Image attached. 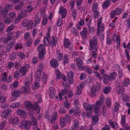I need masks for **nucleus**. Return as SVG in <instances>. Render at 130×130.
<instances>
[{"label":"nucleus","instance_id":"864d4df0","mask_svg":"<svg viewBox=\"0 0 130 130\" xmlns=\"http://www.w3.org/2000/svg\"><path fill=\"white\" fill-rule=\"evenodd\" d=\"M94 12V17L95 18H97L99 16V12L97 10H95Z\"/></svg>","mask_w":130,"mask_h":130},{"label":"nucleus","instance_id":"37998d69","mask_svg":"<svg viewBox=\"0 0 130 130\" xmlns=\"http://www.w3.org/2000/svg\"><path fill=\"white\" fill-rule=\"evenodd\" d=\"M56 77L57 79H59L61 77V73L60 72V71L58 70H57L56 71Z\"/></svg>","mask_w":130,"mask_h":130},{"label":"nucleus","instance_id":"0e129e2a","mask_svg":"<svg viewBox=\"0 0 130 130\" xmlns=\"http://www.w3.org/2000/svg\"><path fill=\"white\" fill-rule=\"evenodd\" d=\"M9 16L10 18H14L16 17V15L13 12H11L9 13Z\"/></svg>","mask_w":130,"mask_h":130},{"label":"nucleus","instance_id":"4d7b16f0","mask_svg":"<svg viewBox=\"0 0 130 130\" xmlns=\"http://www.w3.org/2000/svg\"><path fill=\"white\" fill-rule=\"evenodd\" d=\"M88 27L89 28V32H93L94 30V28L93 27L91 26L90 24H89L88 25Z\"/></svg>","mask_w":130,"mask_h":130},{"label":"nucleus","instance_id":"7ed1b4c3","mask_svg":"<svg viewBox=\"0 0 130 130\" xmlns=\"http://www.w3.org/2000/svg\"><path fill=\"white\" fill-rule=\"evenodd\" d=\"M67 80L69 83L70 84L73 83V72L72 71H69L67 74Z\"/></svg>","mask_w":130,"mask_h":130},{"label":"nucleus","instance_id":"412c9836","mask_svg":"<svg viewBox=\"0 0 130 130\" xmlns=\"http://www.w3.org/2000/svg\"><path fill=\"white\" fill-rule=\"evenodd\" d=\"M64 46L66 48H69L70 45L71 43L69 40L66 38L64 39Z\"/></svg>","mask_w":130,"mask_h":130},{"label":"nucleus","instance_id":"7c9ffc66","mask_svg":"<svg viewBox=\"0 0 130 130\" xmlns=\"http://www.w3.org/2000/svg\"><path fill=\"white\" fill-rule=\"evenodd\" d=\"M96 94V90L94 88H91V93L90 95L92 97H93L95 96Z\"/></svg>","mask_w":130,"mask_h":130},{"label":"nucleus","instance_id":"a211bd4d","mask_svg":"<svg viewBox=\"0 0 130 130\" xmlns=\"http://www.w3.org/2000/svg\"><path fill=\"white\" fill-rule=\"evenodd\" d=\"M83 86L82 84H79L77 87V93L78 95H80L82 93Z\"/></svg>","mask_w":130,"mask_h":130},{"label":"nucleus","instance_id":"473e14b6","mask_svg":"<svg viewBox=\"0 0 130 130\" xmlns=\"http://www.w3.org/2000/svg\"><path fill=\"white\" fill-rule=\"evenodd\" d=\"M105 102L107 107L108 108L110 107L111 104L110 99L109 98H107Z\"/></svg>","mask_w":130,"mask_h":130},{"label":"nucleus","instance_id":"f8f14e48","mask_svg":"<svg viewBox=\"0 0 130 130\" xmlns=\"http://www.w3.org/2000/svg\"><path fill=\"white\" fill-rule=\"evenodd\" d=\"M6 50L8 51H9L10 50L11 48L14 44V42L11 41H10L9 42L6 43Z\"/></svg>","mask_w":130,"mask_h":130},{"label":"nucleus","instance_id":"6ab92c4d","mask_svg":"<svg viewBox=\"0 0 130 130\" xmlns=\"http://www.w3.org/2000/svg\"><path fill=\"white\" fill-rule=\"evenodd\" d=\"M102 78L103 79V83H107L109 82V80H110L109 76L107 74H104L103 75V76L102 77Z\"/></svg>","mask_w":130,"mask_h":130},{"label":"nucleus","instance_id":"e433bc0d","mask_svg":"<svg viewBox=\"0 0 130 130\" xmlns=\"http://www.w3.org/2000/svg\"><path fill=\"white\" fill-rule=\"evenodd\" d=\"M104 97L103 95H101L100 98L98 103L99 104V105H100L101 104H102L104 100Z\"/></svg>","mask_w":130,"mask_h":130},{"label":"nucleus","instance_id":"ea45409f","mask_svg":"<svg viewBox=\"0 0 130 130\" xmlns=\"http://www.w3.org/2000/svg\"><path fill=\"white\" fill-rule=\"evenodd\" d=\"M109 3H108V2L105 1L102 4L103 8L104 9L107 8L109 6Z\"/></svg>","mask_w":130,"mask_h":130},{"label":"nucleus","instance_id":"5701e85b","mask_svg":"<svg viewBox=\"0 0 130 130\" xmlns=\"http://www.w3.org/2000/svg\"><path fill=\"white\" fill-rule=\"evenodd\" d=\"M23 5L22 2H19L18 4L16 5L15 7V9L17 10L21 9L23 7Z\"/></svg>","mask_w":130,"mask_h":130},{"label":"nucleus","instance_id":"b1692460","mask_svg":"<svg viewBox=\"0 0 130 130\" xmlns=\"http://www.w3.org/2000/svg\"><path fill=\"white\" fill-rule=\"evenodd\" d=\"M57 112H55L53 114L51 120V122L52 123H53L57 119Z\"/></svg>","mask_w":130,"mask_h":130},{"label":"nucleus","instance_id":"c9c22d12","mask_svg":"<svg viewBox=\"0 0 130 130\" xmlns=\"http://www.w3.org/2000/svg\"><path fill=\"white\" fill-rule=\"evenodd\" d=\"M111 89V87L110 86L106 87L104 90V93L105 94L108 93L110 91Z\"/></svg>","mask_w":130,"mask_h":130},{"label":"nucleus","instance_id":"2eb2a0df","mask_svg":"<svg viewBox=\"0 0 130 130\" xmlns=\"http://www.w3.org/2000/svg\"><path fill=\"white\" fill-rule=\"evenodd\" d=\"M20 121L17 118L11 119L9 120V122L13 124L17 125L19 123Z\"/></svg>","mask_w":130,"mask_h":130},{"label":"nucleus","instance_id":"680f3d73","mask_svg":"<svg viewBox=\"0 0 130 130\" xmlns=\"http://www.w3.org/2000/svg\"><path fill=\"white\" fill-rule=\"evenodd\" d=\"M11 37L10 36H9L5 38L4 40V42L6 43L7 42H9V41L11 40Z\"/></svg>","mask_w":130,"mask_h":130},{"label":"nucleus","instance_id":"9b49d317","mask_svg":"<svg viewBox=\"0 0 130 130\" xmlns=\"http://www.w3.org/2000/svg\"><path fill=\"white\" fill-rule=\"evenodd\" d=\"M62 13V18H64L66 15V9L65 8L63 9L62 6H61L59 8V14Z\"/></svg>","mask_w":130,"mask_h":130},{"label":"nucleus","instance_id":"aec40b11","mask_svg":"<svg viewBox=\"0 0 130 130\" xmlns=\"http://www.w3.org/2000/svg\"><path fill=\"white\" fill-rule=\"evenodd\" d=\"M27 12V10L25 9L22 10L18 17L21 18L25 17L26 15Z\"/></svg>","mask_w":130,"mask_h":130},{"label":"nucleus","instance_id":"bb28decb","mask_svg":"<svg viewBox=\"0 0 130 130\" xmlns=\"http://www.w3.org/2000/svg\"><path fill=\"white\" fill-rule=\"evenodd\" d=\"M80 112L81 111L79 108L77 107H76L74 109V113L73 115L76 116H77L78 115H79V114Z\"/></svg>","mask_w":130,"mask_h":130},{"label":"nucleus","instance_id":"cd10ccee","mask_svg":"<svg viewBox=\"0 0 130 130\" xmlns=\"http://www.w3.org/2000/svg\"><path fill=\"white\" fill-rule=\"evenodd\" d=\"M41 21V17L39 16L38 14H37L36 15L35 21L36 24H39Z\"/></svg>","mask_w":130,"mask_h":130},{"label":"nucleus","instance_id":"13d9d810","mask_svg":"<svg viewBox=\"0 0 130 130\" xmlns=\"http://www.w3.org/2000/svg\"><path fill=\"white\" fill-rule=\"evenodd\" d=\"M115 11L116 14H120L122 11V10L119 8H117Z\"/></svg>","mask_w":130,"mask_h":130},{"label":"nucleus","instance_id":"423d86ee","mask_svg":"<svg viewBox=\"0 0 130 130\" xmlns=\"http://www.w3.org/2000/svg\"><path fill=\"white\" fill-rule=\"evenodd\" d=\"M117 90L118 94L121 95H122L125 91L124 86L121 85H119L117 87Z\"/></svg>","mask_w":130,"mask_h":130},{"label":"nucleus","instance_id":"a19ab883","mask_svg":"<svg viewBox=\"0 0 130 130\" xmlns=\"http://www.w3.org/2000/svg\"><path fill=\"white\" fill-rule=\"evenodd\" d=\"M4 21L5 23L7 24L11 23V19L7 17H5L4 18Z\"/></svg>","mask_w":130,"mask_h":130},{"label":"nucleus","instance_id":"f704fd0d","mask_svg":"<svg viewBox=\"0 0 130 130\" xmlns=\"http://www.w3.org/2000/svg\"><path fill=\"white\" fill-rule=\"evenodd\" d=\"M27 71V69L24 67L21 68L19 70L20 72H23V76L24 75Z\"/></svg>","mask_w":130,"mask_h":130},{"label":"nucleus","instance_id":"4c0bfd02","mask_svg":"<svg viewBox=\"0 0 130 130\" xmlns=\"http://www.w3.org/2000/svg\"><path fill=\"white\" fill-rule=\"evenodd\" d=\"M92 119L93 120V122L94 123L93 124L94 125L96 124L98 121L99 118L97 116H94L92 117Z\"/></svg>","mask_w":130,"mask_h":130},{"label":"nucleus","instance_id":"6e6d98bb","mask_svg":"<svg viewBox=\"0 0 130 130\" xmlns=\"http://www.w3.org/2000/svg\"><path fill=\"white\" fill-rule=\"evenodd\" d=\"M18 56L22 59H24L25 57V54L19 52L18 53Z\"/></svg>","mask_w":130,"mask_h":130},{"label":"nucleus","instance_id":"ddd939ff","mask_svg":"<svg viewBox=\"0 0 130 130\" xmlns=\"http://www.w3.org/2000/svg\"><path fill=\"white\" fill-rule=\"evenodd\" d=\"M39 98L40 99L38 100L37 102H35V104L34 105L32 104V108L31 109H32L34 110H38L39 109V106L37 103H40L41 101V98L39 97Z\"/></svg>","mask_w":130,"mask_h":130},{"label":"nucleus","instance_id":"69168bd1","mask_svg":"<svg viewBox=\"0 0 130 130\" xmlns=\"http://www.w3.org/2000/svg\"><path fill=\"white\" fill-rule=\"evenodd\" d=\"M33 23L32 21H29L28 22H27V28H30L32 26Z\"/></svg>","mask_w":130,"mask_h":130},{"label":"nucleus","instance_id":"338daca9","mask_svg":"<svg viewBox=\"0 0 130 130\" xmlns=\"http://www.w3.org/2000/svg\"><path fill=\"white\" fill-rule=\"evenodd\" d=\"M119 103L118 102H116V105L114 107L115 110L116 112H117L119 110Z\"/></svg>","mask_w":130,"mask_h":130},{"label":"nucleus","instance_id":"20e7f679","mask_svg":"<svg viewBox=\"0 0 130 130\" xmlns=\"http://www.w3.org/2000/svg\"><path fill=\"white\" fill-rule=\"evenodd\" d=\"M100 107V105H99L98 102L97 101L95 104L94 111L95 115L97 116H100L101 115V111L99 108Z\"/></svg>","mask_w":130,"mask_h":130},{"label":"nucleus","instance_id":"72a5a7b5","mask_svg":"<svg viewBox=\"0 0 130 130\" xmlns=\"http://www.w3.org/2000/svg\"><path fill=\"white\" fill-rule=\"evenodd\" d=\"M130 80L128 78H125L124 79L123 82V84L125 86H127L130 83Z\"/></svg>","mask_w":130,"mask_h":130},{"label":"nucleus","instance_id":"e2e57ef3","mask_svg":"<svg viewBox=\"0 0 130 130\" xmlns=\"http://www.w3.org/2000/svg\"><path fill=\"white\" fill-rule=\"evenodd\" d=\"M90 49L91 51H94L95 52H98L97 47L96 46H93L92 47H91V46H90Z\"/></svg>","mask_w":130,"mask_h":130},{"label":"nucleus","instance_id":"f03ea898","mask_svg":"<svg viewBox=\"0 0 130 130\" xmlns=\"http://www.w3.org/2000/svg\"><path fill=\"white\" fill-rule=\"evenodd\" d=\"M30 125V122L27 121H22L19 124L20 127L23 128H26L28 129L29 126Z\"/></svg>","mask_w":130,"mask_h":130},{"label":"nucleus","instance_id":"393cba45","mask_svg":"<svg viewBox=\"0 0 130 130\" xmlns=\"http://www.w3.org/2000/svg\"><path fill=\"white\" fill-rule=\"evenodd\" d=\"M38 50L39 51L45 52V47L44 45L42 44L39 45L38 47Z\"/></svg>","mask_w":130,"mask_h":130},{"label":"nucleus","instance_id":"c85d7f7f","mask_svg":"<svg viewBox=\"0 0 130 130\" xmlns=\"http://www.w3.org/2000/svg\"><path fill=\"white\" fill-rule=\"evenodd\" d=\"M109 124L111 125L112 128H114L117 127L118 125L117 123L116 122H112V121L111 119L109 120Z\"/></svg>","mask_w":130,"mask_h":130},{"label":"nucleus","instance_id":"774afa93","mask_svg":"<svg viewBox=\"0 0 130 130\" xmlns=\"http://www.w3.org/2000/svg\"><path fill=\"white\" fill-rule=\"evenodd\" d=\"M13 63L12 61H11L8 63L7 66V67L8 69H10L12 68L13 67Z\"/></svg>","mask_w":130,"mask_h":130},{"label":"nucleus","instance_id":"39448f33","mask_svg":"<svg viewBox=\"0 0 130 130\" xmlns=\"http://www.w3.org/2000/svg\"><path fill=\"white\" fill-rule=\"evenodd\" d=\"M25 108L28 110H30L32 108V104L29 101H26L23 103Z\"/></svg>","mask_w":130,"mask_h":130},{"label":"nucleus","instance_id":"bf43d9fd","mask_svg":"<svg viewBox=\"0 0 130 130\" xmlns=\"http://www.w3.org/2000/svg\"><path fill=\"white\" fill-rule=\"evenodd\" d=\"M47 18L46 16H44V17L42 21V25L43 26H45L47 21Z\"/></svg>","mask_w":130,"mask_h":130},{"label":"nucleus","instance_id":"0eeeda50","mask_svg":"<svg viewBox=\"0 0 130 130\" xmlns=\"http://www.w3.org/2000/svg\"><path fill=\"white\" fill-rule=\"evenodd\" d=\"M79 122L77 119H76L74 121L73 125L71 126L70 130H76L79 127Z\"/></svg>","mask_w":130,"mask_h":130},{"label":"nucleus","instance_id":"5fc2aeb1","mask_svg":"<svg viewBox=\"0 0 130 130\" xmlns=\"http://www.w3.org/2000/svg\"><path fill=\"white\" fill-rule=\"evenodd\" d=\"M97 7L98 3L96 2H94L93 5L92 7V11H94L95 10L97 9Z\"/></svg>","mask_w":130,"mask_h":130},{"label":"nucleus","instance_id":"49530a36","mask_svg":"<svg viewBox=\"0 0 130 130\" xmlns=\"http://www.w3.org/2000/svg\"><path fill=\"white\" fill-rule=\"evenodd\" d=\"M66 110L64 107H61L58 112V113L59 114H64L65 113Z\"/></svg>","mask_w":130,"mask_h":130},{"label":"nucleus","instance_id":"dca6fc26","mask_svg":"<svg viewBox=\"0 0 130 130\" xmlns=\"http://www.w3.org/2000/svg\"><path fill=\"white\" fill-rule=\"evenodd\" d=\"M21 92L18 90H14L11 92V94L15 98L19 97Z\"/></svg>","mask_w":130,"mask_h":130},{"label":"nucleus","instance_id":"8fccbe9b","mask_svg":"<svg viewBox=\"0 0 130 130\" xmlns=\"http://www.w3.org/2000/svg\"><path fill=\"white\" fill-rule=\"evenodd\" d=\"M15 28V26L13 25H12L9 26L7 29V31L8 32H10L12 30Z\"/></svg>","mask_w":130,"mask_h":130},{"label":"nucleus","instance_id":"9d476101","mask_svg":"<svg viewBox=\"0 0 130 130\" xmlns=\"http://www.w3.org/2000/svg\"><path fill=\"white\" fill-rule=\"evenodd\" d=\"M48 92L50 97L51 99L53 98L55 96V90L54 88L52 87H50Z\"/></svg>","mask_w":130,"mask_h":130},{"label":"nucleus","instance_id":"603ef678","mask_svg":"<svg viewBox=\"0 0 130 130\" xmlns=\"http://www.w3.org/2000/svg\"><path fill=\"white\" fill-rule=\"evenodd\" d=\"M60 121L61 126L62 127L63 126H64L66 123V121L64 120V118L63 119H60Z\"/></svg>","mask_w":130,"mask_h":130},{"label":"nucleus","instance_id":"c03bdc74","mask_svg":"<svg viewBox=\"0 0 130 130\" xmlns=\"http://www.w3.org/2000/svg\"><path fill=\"white\" fill-rule=\"evenodd\" d=\"M28 89L25 87H23L21 89V92L24 94H26L27 93L28 90Z\"/></svg>","mask_w":130,"mask_h":130},{"label":"nucleus","instance_id":"052dcab7","mask_svg":"<svg viewBox=\"0 0 130 130\" xmlns=\"http://www.w3.org/2000/svg\"><path fill=\"white\" fill-rule=\"evenodd\" d=\"M101 130H111L110 126L108 124H106L104 127L102 128Z\"/></svg>","mask_w":130,"mask_h":130},{"label":"nucleus","instance_id":"79ce46f5","mask_svg":"<svg viewBox=\"0 0 130 130\" xmlns=\"http://www.w3.org/2000/svg\"><path fill=\"white\" fill-rule=\"evenodd\" d=\"M67 55H65L64 56L63 59L64 60L63 63L66 64L69 61V58Z\"/></svg>","mask_w":130,"mask_h":130},{"label":"nucleus","instance_id":"de8ad7c7","mask_svg":"<svg viewBox=\"0 0 130 130\" xmlns=\"http://www.w3.org/2000/svg\"><path fill=\"white\" fill-rule=\"evenodd\" d=\"M49 41V39L47 37H44V39L43 42L45 46H47L48 45Z\"/></svg>","mask_w":130,"mask_h":130},{"label":"nucleus","instance_id":"a18cd8bd","mask_svg":"<svg viewBox=\"0 0 130 130\" xmlns=\"http://www.w3.org/2000/svg\"><path fill=\"white\" fill-rule=\"evenodd\" d=\"M94 105L93 104H92L90 105L88 104L87 106L86 107V108L88 110H91L92 109H93L94 107Z\"/></svg>","mask_w":130,"mask_h":130},{"label":"nucleus","instance_id":"4468645a","mask_svg":"<svg viewBox=\"0 0 130 130\" xmlns=\"http://www.w3.org/2000/svg\"><path fill=\"white\" fill-rule=\"evenodd\" d=\"M50 43L51 46H55L57 44V41L55 40L54 36H52L50 39Z\"/></svg>","mask_w":130,"mask_h":130},{"label":"nucleus","instance_id":"f257e3e1","mask_svg":"<svg viewBox=\"0 0 130 130\" xmlns=\"http://www.w3.org/2000/svg\"><path fill=\"white\" fill-rule=\"evenodd\" d=\"M76 63L77 67L79 70H83L85 69L84 67L82 65L83 64V61L81 59L79 58H76Z\"/></svg>","mask_w":130,"mask_h":130},{"label":"nucleus","instance_id":"09e8293b","mask_svg":"<svg viewBox=\"0 0 130 130\" xmlns=\"http://www.w3.org/2000/svg\"><path fill=\"white\" fill-rule=\"evenodd\" d=\"M85 69L86 71L89 74H91L92 73V70L88 67H85Z\"/></svg>","mask_w":130,"mask_h":130},{"label":"nucleus","instance_id":"c756f323","mask_svg":"<svg viewBox=\"0 0 130 130\" xmlns=\"http://www.w3.org/2000/svg\"><path fill=\"white\" fill-rule=\"evenodd\" d=\"M31 122H30V124L35 125L37 124V121L36 119L33 117H31Z\"/></svg>","mask_w":130,"mask_h":130},{"label":"nucleus","instance_id":"58836bf2","mask_svg":"<svg viewBox=\"0 0 130 130\" xmlns=\"http://www.w3.org/2000/svg\"><path fill=\"white\" fill-rule=\"evenodd\" d=\"M32 40L31 39L29 38L28 39L26 43V46L28 47H29L32 45Z\"/></svg>","mask_w":130,"mask_h":130},{"label":"nucleus","instance_id":"4be33fe9","mask_svg":"<svg viewBox=\"0 0 130 130\" xmlns=\"http://www.w3.org/2000/svg\"><path fill=\"white\" fill-rule=\"evenodd\" d=\"M24 110H22L21 109H18L17 111V114L19 116H24L26 114Z\"/></svg>","mask_w":130,"mask_h":130},{"label":"nucleus","instance_id":"f3484780","mask_svg":"<svg viewBox=\"0 0 130 130\" xmlns=\"http://www.w3.org/2000/svg\"><path fill=\"white\" fill-rule=\"evenodd\" d=\"M50 63L52 67L55 68L57 67L58 64L57 60L55 59H52Z\"/></svg>","mask_w":130,"mask_h":130},{"label":"nucleus","instance_id":"1a4fd4ad","mask_svg":"<svg viewBox=\"0 0 130 130\" xmlns=\"http://www.w3.org/2000/svg\"><path fill=\"white\" fill-rule=\"evenodd\" d=\"M97 42V38L95 36L93 37L92 39L89 40L90 46H91L92 47L93 46H96Z\"/></svg>","mask_w":130,"mask_h":130},{"label":"nucleus","instance_id":"3c124183","mask_svg":"<svg viewBox=\"0 0 130 130\" xmlns=\"http://www.w3.org/2000/svg\"><path fill=\"white\" fill-rule=\"evenodd\" d=\"M45 52H43L42 51L40 52L39 55V58L40 59H43L44 58V55L45 54Z\"/></svg>","mask_w":130,"mask_h":130},{"label":"nucleus","instance_id":"2f4dec72","mask_svg":"<svg viewBox=\"0 0 130 130\" xmlns=\"http://www.w3.org/2000/svg\"><path fill=\"white\" fill-rule=\"evenodd\" d=\"M93 73L95 76L99 78L100 80L102 79V77L101 76L100 73L98 72L94 71H93Z\"/></svg>","mask_w":130,"mask_h":130},{"label":"nucleus","instance_id":"a878e982","mask_svg":"<svg viewBox=\"0 0 130 130\" xmlns=\"http://www.w3.org/2000/svg\"><path fill=\"white\" fill-rule=\"evenodd\" d=\"M117 76V73L115 72H114L111 73L109 76L110 81L112 80V79H114Z\"/></svg>","mask_w":130,"mask_h":130},{"label":"nucleus","instance_id":"6e6552de","mask_svg":"<svg viewBox=\"0 0 130 130\" xmlns=\"http://www.w3.org/2000/svg\"><path fill=\"white\" fill-rule=\"evenodd\" d=\"M12 112V110L9 109L4 110L2 112L1 115L2 117L3 118H6L8 115L10 114Z\"/></svg>","mask_w":130,"mask_h":130}]
</instances>
